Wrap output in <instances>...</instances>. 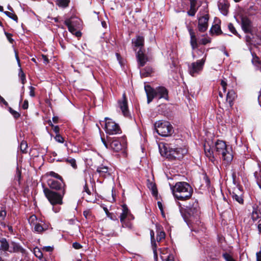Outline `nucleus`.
<instances>
[{
  "instance_id": "1",
  "label": "nucleus",
  "mask_w": 261,
  "mask_h": 261,
  "mask_svg": "<svg viewBox=\"0 0 261 261\" xmlns=\"http://www.w3.org/2000/svg\"><path fill=\"white\" fill-rule=\"evenodd\" d=\"M200 209L198 203L196 200H193L192 203L190 202L186 206L184 219L189 225H192L193 224H198L200 222Z\"/></svg>"
},
{
  "instance_id": "2",
  "label": "nucleus",
  "mask_w": 261,
  "mask_h": 261,
  "mask_svg": "<svg viewBox=\"0 0 261 261\" xmlns=\"http://www.w3.org/2000/svg\"><path fill=\"white\" fill-rule=\"evenodd\" d=\"M174 196L180 200L189 199L192 196L193 189L186 182H178L171 187Z\"/></svg>"
},
{
  "instance_id": "3",
  "label": "nucleus",
  "mask_w": 261,
  "mask_h": 261,
  "mask_svg": "<svg viewBox=\"0 0 261 261\" xmlns=\"http://www.w3.org/2000/svg\"><path fill=\"white\" fill-rule=\"evenodd\" d=\"M43 192L45 197L53 205V210L55 213H58L60 210V207H55L56 205H61L63 204V197L65 194V190H63L61 193H57L47 188H44Z\"/></svg>"
},
{
  "instance_id": "4",
  "label": "nucleus",
  "mask_w": 261,
  "mask_h": 261,
  "mask_svg": "<svg viewBox=\"0 0 261 261\" xmlns=\"http://www.w3.org/2000/svg\"><path fill=\"white\" fill-rule=\"evenodd\" d=\"M144 88L147 97L148 103H149L154 97L168 100V91L164 87L159 86L153 89L150 85H146L145 86Z\"/></svg>"
},
{
  "instance_id": "5",
  "label": "nucleus",
  "mask_w": 261,
  "mask_h": 261,
  "mask_svg": "<svg viewBox=\"0 0 261 261\" xmlns=\"http://www.w3.org/2000/svg\"><path fill=\"white\" fill-rule=\"evenodd\" d=\"M165 155L171 159H180L187 154L186 148L177 147L174 144L170 143L164 146Z\"/></svg>"
},
{
  "instance_id": "6",
  "label": "nucleus",
  "mask_w": 261,
  "mask_h": 261,
  "mask_svg": "<svg viewBox=\"0 0 261 261\" xmlns=\"http://www.w3.org/2000/svg\"><path fill=\"white\" fill-rule=\"evenodd\" d=\"M154 127L158 134L163 137L171 135L173 132V128L168 121H158L154 124Z\"/></svg>"
},
{
  "instance_id": "7",
  "label": "nucleus",
  "mask_w": 261,
  "mask_h": 261,
  "mask_svg": "<svg viewBox=\"0 0 261 261\" xmlns=\"http://www.w3.org/2000/svg\"><path fill=\"white\" fill-rule=\"evenodd\" d=\"M215 150L218 154L222 155V159L227 163L230 162L233 156L231 153L228 150L227 145L225 142L218 140L215 143Z\"/></svg>"
},
{
  "instance_id": "8",
  "label": "nucleus",
  "mask_w": 261,
  "mask_h": 261,
  "mask_svg": "<svg viewBox=\"0 0 261 261\" xmlns=\"http://www.w3.org/2000/svg\"><path fill=\"white\" fill-rule=\"evenodd\" d=\"M105 130L107 134L115 135L121 133V129L117 123L112 120L106 118Z\"/></svg>"
},
{
  "instance_id": "9",
  "label": "nucleus",
  "mask_w": 261,
  "mask_h": 261,
  "mask_svg": "<svg viewBox=\"0 0 261 261\" xmlns=\"http://www.w3.org/2000/svg\"><path fill=\"white\" fill-rule=\"evenodd\" d=\"M206 57V54H205L202 59L192 63L191 66H189V72L192 76H194L196 73H198L201 70H202L205 62Z\"/></svg>"
},
{
  "instance_id": "10",
  "label": "nucleus",
  "mask_w": 261,
  "mask_h": 261,
  "mask_svg": "<svg viewBox=\"0 0 261 261\" xmlns=\"http://www.w3.org/2000/svg\"><path fill=\"white\" fill-rule=\"evenodd\" d=\"M47 183L50 189L56 190H64L65 183L62 178V179L48 178Z\"/></svg>"
},
{
  "instance_id": "11",
  "label": "nucleus",
  "mask_w": 261,
  "mask_h": 261,
  "mask_svg": "<svg viewBox=\"0 0 261 261\" xmlns=\"http://www.w3.org/2000/svg\"><path fill=\"white\" fill-rule=\"evenodd\" d=\"M241 26L245 33L252 34L253 32V24L252 21L247 16L242 17Z\"/></svg>"
},
{
  "instance_id": "12",
  "label": "nucleus",
  "mask_w": 261,
  "mask_h": 261,
  "mask_svg": "<svg viewBox=\"0 0 261 261\" xmlns=\"http://www.w3.org/2000/svg\"><path fill=\"white\" fill-rule=\"evenodd\" d=\"M208 15L206 14L198 19V29L200 32H205L208 28Z\"/></svg>"
},
{
  "instance_id": "13",
  "label": "nucleus",
  "mask_w": 261,
  "mask_h": 261,
  "mask_svg": "<svg viewBox=\"0 0 261 261\" xmlns=\"http://www.w3.org/2000/svg\"><path fill=\"white\" fill-rule=\"evenodd\" d=\"M108 143H110V147L116 152H118L122 148V145L120 139L115 138H108Z\"/></svg>"
},
{
  "instance_id": "14",
  "label": "nucleus",
  "mask_w": 261,
  "mask_h": 261,
  "mask_svg": "<svg viewBox=\"0 0 261 261\" xmlns=\"http://www.w3.org/2000/svg\"><path fill=\"white\" fill-rule=\"evenodd\" d=\"M119 107L121 109L123 115L125 117H129L130 116L128 110V106L125 94L124 93L122 96V99L121 101H119Z\"/></svg>"
},
{
  "instance_id": "15",
  "label": "nucleus",
  "mask_w": 261,
  "mask_h": 261,
  "mask_svg": "<svg viewBox=\"0 0 261 261\" xmlns=\"http://www.w3.org/2000/svg\"><path fill=\"white\" fill-rule=\"evenodd\" d=\"M145 50L139 49L137 51L136 57L139 67H143L148 61V58L144 54Z\"/></svg>"
},
{
  "instance_id": "16",
  "label": "nucleus",
  "mask_w": 261,
  "mask_h": 261,
  "mask_svg": "<svg viewBox=\"0 0 261 261\" xmlns=\"http://www.w3.org/2000/svg\"><path fill=\"white\" fill-rule=\"evenodd\" d=\"M64 24L67 27L68 31L72 34L75 35L77 37H80L82 35L80 31H76L74 26V22L71 20V18H67L64 21Z\"/></svg>"
},
{
  "instance_id": "17",
  "label": "nucleus",
  "mask_w": 261,
  "mask_h": 261,
  "mask_svg": "<svg viewBox=\"0 0 261 261\" xmlns=\"http://www.w3.org/2000/svg\"><path fill=\"white\" fill-rule=\"evenodd\" d=\"M218 6L221 12L223 15H226L229 8L228 2L226 0H220L218 2Z\"/></svg>"
},
{
  "instance_id": "18",
  "label": "nucleus",
  "mask_w": 261,
  "mask_h": 261,
  "mask_svg": "<svg viewBox=\"0 0 261 261\" xmlns=\"http://www.w3.org/2000/svg\"><path fill=\"white\" fill-rule=\"evenodd\" d=\"M132 43L135 47H139L140 49H144V38L143 36H138L136 38L133 39Z\"/></svg>"
},
{
  "instance_id": "19",
  "label": "nucleus",
  "mask_w": 261,
  "mask_h": 261,
  "mask_svg": "<svg viewBox=\"0 0 261 261\" xmlns=\"http://www.w3.org/2000/svg\"><path fill=\"white\" fill-rule=\"evenodd\" d=\"M190 2V10L188 11L187 14L190 16H195L198 10V7H197V0H189Z\"/></svg>"
},
{
  "instance_id": "20",
  "label": "nucleus",
  "mask_w": 261,
  "mask_h": 261,
  "mask_svg": "<svg viewBox=\"0 0 261 261\" xmlns=\"http://www.w3.org/2000/svg\"><path fill=\"white\" fill-rule=\"evenodd\" d=\"M261 218V212L260 208L257 205L252 206V212L251 213V218L253 221L257 220Z\"/></svg>"
},
{
  "instance_id": "21",
  "label": "nucleus",
  "mask_w": 261,
  "mask_h": 261,
  "mask_svg": "<svg viewBox=\"0 0 261 261\" xmlns=\"http://www.w3.org/2000/svg\"><path fill=\"white\" fill-rule=\"evenodd\" d=\"M9 252H20L21 253H24L25 250L18 244L12 242L10 245Z\"/></svg>"
},
{
  "instance_id": "22",
  "label": "nucleus",
  "mask_w": 261,
  "mask_h": 261,
  "mask_svg": "<svg viewBox=\"0 0 261 261\" xmlns=\"http://www.w3.org/2000/svg\"><path fill=\"white\" fill-rule=\"evenodd\" d=\"M204 150L205 155L208 158L209 160L213 163H214L215 159L214 155V152L211 147L210 146H206V144L204 145Z\"/></svg>"
},
{
  "instance_id": "23",
  "label": "nucleus",
  "mask_w": 261,
  "mask_h": 261,
  "mask_svg": "<svg viewBox=\"0 0 261 261\" xmlns=\"http://www.w3.org/2000/svg\"><path fill=\"white\" fill-rule=\"evenodd\" d=\"M236 94L233 90H229L227 93L226 100L231 107L233 104V101L236 97Z\"/></svg>"
},
{
  "instance_id": "24",
  "label": "nucleus",
  "mask_w": 261,
  "mask_h": 261,
  "mask_svg": "<svg viewBox=\"0 0 261 261\" xmlns=\"http://www.w3.org/2000/svg\"><path fill=\"white\" fill-rule=\"evenodd\" d=\"M96 171L99 173L100 176L106 177L110 175L108 167L101 166L97 168Z\"/></svg>"
},
{
  "instance_id": "25",
  "label": "nucleus",
  "mask_w": 261,
  "mask_h": 261,
  "mask_svg": "<svg viewBox=\"0 0 261 261\" xmlns=\"http://www.w3.org/2000/svg\"><path fill=\"white\" fill-rule=\"evenodd\" d=\"M189 34L191 37L190 43L193 49H195L198 47V43L195 33L192 29H189Z\"/></svg>"
},
{
  "instance_id": "26",
  "label": "nucleus",
  "mask_w": 261,
  "mask_h": 261,
  "mask_svg": "<svg viewBox=\"0 0 261 261\" xmlns=\"http://www.w3.org/2000/svg\"><path fill=\"white\" fill-rule=\"evenodd\" d=\"M0 244H1L0 249H1L3 251V253H5V252H4V251H9L10 245H9V244L7 242L6 239L2 238L0 240Z\"/></svg>"
},
{
  "instance_id": "27",
  "label": "nucleus",
  "mask_w": 261,
  "mask_h": 261,
  "mask_svg": "<svg viewBox=\"0 0 261 261\" xmlns=\"http://www.w3.org/2000/svg\"><path fill=\"white\" fill-rule=\"evenodd\" d=\"M152 68L147 67L140 71V74L142 77L149 76L152 73Z\"/></svg>"
},
{
  "instance_id": "28",
  "label": "nucleus",
  "mask_w": 261,
  "mask_h": 261,
  "mask_svg": "<svg viewBox=\"0 0 261 261\" xmlns=\"http://www.w3.org/2000/svg\"><path fill=\"white\" fill-rule=\"evenodd\" d=\"M129 213V211L127 207L125 205L123 206V212L121 214L120 216V220L121 222L122 223V225H123V222L124 221L125 219L127 217V215Z\"/></svg>"
},
{
  "instance_id": "29",
  "label": "nucleus",
  "mask_w": 261,
  "mask_h": 261,
  "mask_svg": "<svg viewBox=\"0 0 261 261\" xmlns=\"http://www.w3.org/2000/svg\"><path fill=\"white\" fill-rule=\"evenodd\" d=\"M40 220L38 222L34 223V231L37 232H42L46 228L44 227L43 225L41 223H40ZM42 223L43 222L42 221H40Z\"/></svg>"
},
{
  "instance_id": "30",
  "label": "nucleus",
  "mask_w": 261,
  "mask_h": 261,
  "mask_svg": "<svg viewBox=\"0 0 261 261\" xmlns=\"http://www.w3.org/2000/svg\"><path fill=\"white\" fill-rule=\"evenodd\" d=\"M70 0H57L56 4L60 7L66 8L68 6Z\"/></svg>"
},
{
  "instance_id": "31",
  "label": "nucleus",
  "mask_w": 261,
  "mask_h": 261,
  "mask_svg": "<svg viewBox=\"0 0 261 261\" xmlns=\"http://www.w3.org/2000/svg\"><path fill=\"white\" fill-rule=\"evenodd\" d=\"M231 196L233 200H235L239 203L242 204L243 203L244 200L241 195H238L236 193L232 192L231 194Z\"/></svg>"
},
{
  "instance_id": "32",
  "label": "nucleus",
  "mask_w": 261,
  "mask_h": 261,
  "mask_svg": "<svg viewBox=\"0 0 261 261\" xmlns=\"http://www.w3.org/2000/svg\"><path fill=\"white\" fill-rule=\"evenodd\" d=\"M211 33H216L217 34H219L221 33V30L220 29V27L219 25L216 24L213 25L212 28L211 29Z\"/></svg>"
},
{
  "instance_id": "33",
  "label": "nucleus",
  "mask_w": 261,
  "mask_h": 261,
  "mask_svg": "<svg viewBox=\"0 0 261 261\" xmlns=\"http://www.w3.org/2000/svg\"><path fill=\"white\" fill-rule=\"evenodd\" d=\"M4 13L9 18L14 20L16 22H18V17L13 12L5 11Z\"/></svg>"
},
{
  "instance_id": "34",
  "label": "nucleus",
  "mask_w": 261,
  "mask_h": 261,
  "mask_svg": "<svg viewBox=\"0 0 261 261\" xmlns=\"http://www.w3.org/2000/svg\"><path fill=\"white\" fill-rule=\"evenodd\" d=\"M254 175L256 178V182L259 188L261 189V173L255 172L254 173Z\"/></svg>"
},
{
  "instance_id": "35",
  "label": "nucleus",
  "mask_w": 261,
  "mask_h": 261,
  "mask_svg": "<svg viewBox=\"0 0 261 261\" xmlns=\"http://www.w3.org/2000/svg\"><path fill=\"white\" fill-rule=\"evenodd\" d=\"M28 148V144L27 142L25 141H22L20 145V149L22 153H26L27 152V149Z\"/></svg>"
},
{
  "instance_id": "36",
  "label": "nucleus",
  "mask_w": 261,
  "mask_h": 261,
  "mask_svg": "<svg viewBox=\"0 0 261 261\" xmlns=\"http://www.w3.org/2000/svg\"><path fill=\"white\" fill-rule=\"evenodd\" d=\"M66 162H67L68 164H70L71 166L74 168V169H76L77 168V165H76V161L75 159H71V158H69V159H67L66 160Z\"/></svg>"
},
{
  "instance_id": "37",
  "label": "nucleus",
  "mask_w": 261,
  "mask_h": 261,
  "mask_svg": "<svg viewBox=\"0 0 261 261\" xmlns=\"http://www.w3.org/2000/svg\"><path fill=\"white\" fill-rule=\"evenodd\" d=\"M83 215L86 219H87L88 220H91L92 214H91V212L90 211V210H87L84 211Z\"/></svg>"
},
{
  "instance_id": "38",
  "label": "nucleus",
  "mask_w": 261,
  "mask_h": 261,
  "mask_svg": "<svg viewBox=\"0 0 261 261\" xmlns=\"http://www.w3.org/2000/svg\"><path fill=\"white\" fill-rule=\"evenodd\" d=\"M165 237V233L164 231H161L159 232L156 236V240L158 242L161 241Z\"/></svg>"
},
{
  "instance_id": "39",
  "label": "nucleus",
  "mask_w": 261,
  "mask_h": 261,
  "mask_svg": "<svg viewBox=\"0 0 261 261\" xmlns=\"http://www.w3.org/2000/svg\"><path fill=\"white\" fill-rule=\"evenodd\" d=\"M220 85L222 87L223 92L225 93L226 91V88H227V86L226 79H225L224 78L223 79H222L221 80Z\"/></svg>"
},
{
  "instance_id": "40",
  "label": "nucleus",
  "mask_w": 261,
  "mask_h": 261,
  "mask_svg": "<svg viewBox=\"0 0 261 261\" xmlns=\"http://www.w3.org/2000/svg\"><path fill=\"white\" fill-rule=\"evenodd\" d=\"M252 56H253V58L252 59V63L254 65H255L256 66H258L259 65V64H260V61L259 59L255 55L254 56L253 55Z\"/></svg>"
},
{
  "instance_id": "41",
  "label": "nucleus",
  "mask_w": 261,
  "mask_h": 261,
  "mask_svg": "<svg viewBox=\"0 0 261 261\" xmlns=\"http://www.w3.org/2000/svg\"><path fill=\"white\" fill-rule=\"evenodd\" d=\"M9 111L16 119L19 118L20 116V114L18 112L13 110L11 107L9 108Z\"/></svg>"
},
{
  "instance_id": "42",
  "label": "nucleus",
  "mask_w": 261,
  "mask_h": 261,
  "mask_svg": "<svg viewBox=\"0 0 261 261\" xmlns=\"http://www.w3.org/2000/svg\"><path fill=\"white\" fill-rule=\"evenodd\" d=\"M47 175H49L51 177L55 178V179H62V177L58 174L55 173L54 171H50L46 173Z\"/></svg>"
},
{
  "instance_id": "43",
  "label": "nucleus",
  "mask_w": 261,
  "mask_h": 261,
  "mask_svg": "<svg viewBox=\"0 0 261 261\" xmlns=\"http://www.w3.org/2000/svg\"><path fill=\"white\" fill-rule=\"evenodd\" d=\"M222 256L226 261H236L232 256L227 253H223Z\"/></svg>"
},
{
  "instance_id": "44",
  "label": "nucleus",
  "mask_w": 261,
  "mask_h": 261,
  "mask_svg": "<svg viewBox=\"0 0 261 261\" xmlns=\"http://www.w3.org/2000/svg\"><path fill=\"white\" fill-rule=\"evenodd\" d=\"M29 221L31 225H34V223L38 222L37 218L35 215H32L30 216Z\"/></svg>"
},
{
  "instance_id": "45",
  "label": "nucleus",
  "mask_w": 261,
  "mask_h": 261,
  "mask_svg": "<svg viewBox=\"0 0 261 261\" xmlns=\"http://www.w3.org/2000/svg\"><path fill=\"white\" fill-rule=\"evenodd\" d=\"M228 29L232 33H233L234 35H238V33H237V31L236 30L233 25L231 23H229L228 25Z\"/></svg>"
},
{
  "instance_id": "46",
  "label": "nucleus",
  "mask_w": 261,
  "mask_h": 261,
  "mask_svg": "<svg viewBox=\"0 0 261 261\" xmlns=\"http://www.w3.org/2000/svg\"><path fill=\"white\" fill-rule=\"evenodd\" d=\"M6 216V212L5 211L2 210L0 211V224H3V221Z\"/></svg>"
},
{
  "instance_id": "47",
  "label": "nucleus",
  "mask_w": 261,
  "mask_h": 261,
  "mask_svg": "<svg viewBox=\"0 0 261 261\" xmlns=\"http://www.w3.org/2000/svg\"><path fill=\"white\" fill-rule=\"evenodd\" d=\"M55 139L59 143H63L64 141V138L60 134H56Z\"/></svg>"
},
{
  "instance_id": "48",
  "label": "nucleus",
  "mask_w": 261,
  "mask_h": 261,
  "mask_svg": "<svg viewBox=\"0 0 261 261\" xmlns=\"http://www.w3.org/2000/svg\"><path fill=\"white\" fill-rule=\"evenodd\" d=\"M19 75L22 84L23 85L24 84L25 81V76L21 69L20 70Z\"/></svg>"
},
{
  "instance_id": "49",
  "label": "nucleus",
  "mask_w": 261,
  "mask_h": 261,
  "mask_svg": "<svg viewBox=\"0 0 261 261\" xmlns=\"http://www.w3.org/2000/svg\"><path fill=\"white\" fill-rule=\"evenodd\" d=\"M49 124L52 127L53 130L56 134H59L60 128L58 126H54L50 121L49 122Z\"/></svg>"
},
{
  "instance_id": "50",
  "label": "nucleus",
  "mask_w": 261,
  "mask_h": 261,
  "mask_svg": "<svg viewBox=\"0 0 261 261\" xmlns=\"http://www.w3.org/2000/svg\"><path fill=\"white\" fill-rule=\"evenodd\" d=\"M29 89H30V92H29L30 95L31 97H34L35 96V88L32 86H30Z\"/></svg>"
},
{
  "instance_id": "51",
  "label": "nucleus",
  "mask_w": 261,
  "mask_h": 261,
  "mask_svg": "<svg viewBox=\"0 0 261 261\" xmlns=\"http://www.w3.org/2000/svg\"><path fill=\"white\" fill-rule=\"evenodd\" d=\"M150 186H151L152 193V194L155 195L157 194V189L154 184H150Z\"/></svg>"
},
{
  "instance_id": "52",
  "label": "nucleus",
  "mask_w": 261,
  "mask_h": 261,
  "mask_svg": "<svg viewBox=\"0 0 261 261\" xmlns=\"http://www.w3.org/2000/svg\"><path fill=\"white\" fill-rule=\"evenodd\" d=\"M72 247L75 249H80L82 248V246L77 242H74L72 244Z\"/></svg>"
},
{
  "instance_id": "53",
  "label": "nucleus",
  "mask_w": 261,
  "mask_h": 261,
  "mask_svg": "<svg viewBox=\"0 0 261 261\" xmlns=\"http://www.w3.org/2000/svg\"><path fill=\"white\" fill-rule=\"evenodd\" d=\"M35 254L36 256L39 258H41L43 257V254L40 251L39 249H38V251H35Z\"/></svg>"
},
{
  "instance_id": "54",
  "label": "nucleus",
  "mask_w": 261,
  "mask_h": 261,
  "mask_svg": "<svg viewBox=\"0 0 261 261\" xmlns=\"http://www.w3.org/2000/svg\"><path fill=\"white\" fill-rule=\"evenodd\" d=\"M84 191L86 192L88 195H91V192L88 187V185L86 182L84 186Z\"/></svg>"
},
{
  "instance_id": "55",
  "label": "nucleus",
  "mask_w": 261,
  "mask_h": 261,
  "mask_svg": "<svg viewBox=\"0 0 261 261\" xmlns=\"http://www.w3.org/2000/svg\"><path fill=\"white\" fill-rule=\"evenodd\" d=\"M210 42V40L207 38H203L200 40V43L203 45H205Z\"/></svg>"
},
{
  "instance_id": "56",
  "label": "nucleus",
  "mask_w": 261,
  "mask_h": 261,
  "mask_svg": "<svg viewBox=\"0 0 261 261\" xmlns=\"http://www.w3.org/2000/svg\"><path fill=\"white\" fill-rule=\"evenodd\" d=\"M22 108L24 109V110H26L29 107V102H28V101L27 100H25L24 101H23V103L22 106Z\"/></svg>"
},
{
  "instance_id": "57",
  "label": "nucleus",
  "mask_w": 261,
  "mask_h": 261,
  "mask_svg": "<svg viewBox=\"0 0 261 261\" xmlns=\"http://www.w3.org/2000/svg\"><path fill=\"white\" fill-rule=\"evenodd\" d=\"M43 250L47 252H51L53 250V247L50 246H46L43 248Z\"/></svg>"
},
{
  "instance_id": "58",
  "label": "nucleus",
  "mask_w": 261,
  "mask_h": 261,
  "mask_svg": "<svg viewBox=\"0 0 261 261\" xmlns=\"http://www.w3.org/2000/svg\"><path fill=\"white\" fill-rule=\"evenodd\" d=\"M256 255L257 261H261V251L257 252Z\"/></svg>"
},
{
  "instance_id": "59",
  "label": "nucleus",
  "mask_w": 261,
  "mask_h": 261,
  "mask_svg": "<svg viewBox=\"0 0 261 261\" xmlns=\"http://www.w3.org/2000/svg\"><path fill=\"white\" fill-rule=\"evenodd\" d=\"M101 140H102V142L103 144H104V145L106 146V147L107 148H110V144H108V143L105 141V140L103 138H101Z\"/></svg>"
},
{
  "instance_id": "60",
  "label": "nucleus",
  "mask_w": 261,
  "mask_h": 261,
  "mask_svg": "<svg viewBox=\"0 0 261 261\" xmlns=\"http://www.w3.org/2000/svg\"><path fill=\"white\" fill-rule=\"evenodd\" d=\"M42 58L43 60V61L45 63H48L49 62V60L46 56L42 55Z\"/></svg>"
},
{
  "instance_id": "61",
  "label": "nucleus",
  "mask_w": 261,
  "mask_h": 261,
  "mask_svg": "<svg viewBox=\"0 0 261 261\" xmlns=\"http://www.w3.org/2000/svg\"><path fill=\"white\" fill-rule=\"evenodd\" d=\"M165 261H174L173 255L169 254L168 256V257L166 259Z\"/></svg>"
},
{
  "instance_id": "62",
  "label": "nucleus",
  "mask_w": 261,
  "mask_h": 261,
  "mask_svg": "<svg viewBox=\"0 0 261 261\" xmlns=\"http://www.w3.org/2000/svg\"><path fill=\"white\" fill-rule=\"evenodd\" d=\"M153 251L154 257L157 258L158 254H157V251H156V246L153 247Z\"/></svg>"
},
{
  "instance_id": "63",
  "label": "nucleus",
  "mask_w": 261,
  "mask_h": 261,
  "mask_svg": "<svg viewBox=\"0 0 261 261\" xmlns=\"http://www.w3.org/2000/svg\"><path fill=\"white\" fill-rule=\"evenodd\" d=\"M158 205L159 208L161 210V211H163V206H162V203L160 201H158Z\"/></svg>"
},
{
  "instance_id": "64",
  "label": "nucleus",
  "mask_w": 261,
  "mask_h": 261,
  "mask_svg": "<svg viewBox=\"0 0 261 261\" xmlns=\"http://www.w3.org/2000/svg\"><path fill=\"white\" fill-rule=\"evenodd\" d=\"M246 39L247 42H250L251 41V37L247 35L246 36Z\"/></svg>"
}]
</instances>
